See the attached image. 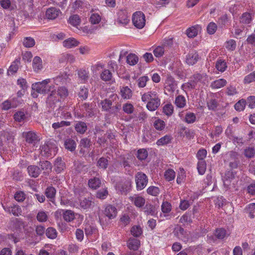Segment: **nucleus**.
<instances>
[{"label":"nucleus","mask_w":255,"mask_h":255,"mask_svg":"<svg viewBox=\"0 0 255 255\" xmlns=\"http://www.w3.org/2000/svg\"><path fill=\"white\" fill-rule=\"evenodd\" d=\"M227 68L226 62L222 59L218 60L216 63V68L220 72H224Z\"/></svg>","instance_id":"39"},{"label":"nucleus","mask_w":255,"mask_h":255,"mask_svg":"<svg viewBox=\"0 0 255 255\" xmlns=\"http://www.w3.org/2000/svg\"><path fill=\"white\" fill-rule=\"evenodd\" d=\"M65 162L61 157L57 158L54 163V169L57 173H60L65 169Z\"/></svg>","instance_id":"17"},{"label":"nucleus","mask_w":255,"mask_h":255,"mask_svg":"<svg viewBox=\"0 0 255 255\" xmlns=\"http://www.w3.org/2000/svg\"><path fill=\"white\" fill-rule=\"evenodd\" d=\"M20 64L19 59H15L11 64L9 67L8 72L11 73V74L17 72L19 64Z\"/></svg>","instance_id":"44"},{"label":"nucleus","mask_w":255,"mask_h":255,"mask_svg":"<svg viewBox=\"0 0 255 255\" xmlns=\"http://www.w3.org/2000/svg\"><path fill=\"white\" fill-rule=\"evenodd\" d=\"M32 67L36 72H38L43 68L42 61L39 57L35 56L34 57L32 61Z\"/></svg>","instance_id":"22"},{"label":"nucleus","mask_w":255,"mask_h":255,"mask_svg":"<svg viewBox=\"0 0 255 255\" xmlns=\"http://www.w3.org/2000/svg\"><path fill=\"white\" fill-rule=\"evenodd\" d=\"M13 140V138L9 133L5 131L0 132V147L7 141L12 142Z\"/></svg>","instance_id":"18"},{"label":"nucleus","mask_w":255,"mask_h":255,"mask_svg":"<svg viewBox=\"0 0 255 255\" xmlns=\"http://www.w3.org/2000/svg\"><path fill=\"white\" fill-rule=\"evenodd\" d=\"M47 98L46 103L49 106L52 107L56 103L59 102L60 99L55 90L53 89Z\"/></svg>","instance_id":"11"},{"label":"nucleus","mask_w":255,"mask_h":255,"mask_svg":"<svg viewBox=\"0 0 255 255\" xmlns=\"http://www.w3.org/2000/svg\"><path fill=\"white\" fill-rule=\"evenodd\" d=\"M35 40L30 37H26L23 39V44L25 47H32L35 45Z\"/></svg>","instance_id":"47"},{"label":"nucleus","mask_w":255,"mask_h":255,"mask_svg":"<svg viewBox=\"0 0 255 255\" xmlns=\"http://www.w3.org/2000/svg\"><path fill=\"white\" fill-rule=\"evenodd\" d=\"M64 145L66 149L72 151L75 149L76 143L74 140L68 138L65 141Z\"/></svg>","instance_id":"36"},{"label":"nucleus","mask_w":255,"mask_h":255,"mask_svg":"<svg viewBox=\"0 0 255 255\" xmlns=\"http://www.w3.org/2000/svg\"><path fill=\"white\" fill-rule=\"evenodd\" d=\"M247 210L249 214V217L253 219L255 217V203L250 204L248 207Z\"/></svg>","instance_id":"64"},{"label":"nucleus","mask_w":255,"mask_h":255,"mask_svg":"<svg viewBox=\"0 0 255 255\" xmlns=\"http://www.w3.org/2000/svg\"><path fill=\"white\" fill-rule=\"evenodd\" d=\"M56 92L60 99L65 98L68 94L67 89L64 87H59Z\"/></svg>","instance_id":"48"},{"label":"nucleus","mask_w":255,"mask_h":255,"mask_svg":"<svg viewBox=\"0 0 255 255\" xmlns=\"http://www.w3.org/2000/svg\"><path fill=\"white\" fill-rule=\"evenodd\" d=\"M252 20V16L250 13L245 12L240 17V22L243 24H249Z\"/></svg>","instance_id":"35"},{"label":"nucleus","mask_w":255,"mask_h":255,"mask_svg":"<svg viewBox=\"0 0 255 255\" xmlns=\"http://www.w3.org/2000/svg\"><path fill=\"white\" fill-rule=\"evenodd\" d=\"M135 181L136 189L141 190L147 185L148 177L145 174L141 172H138L135 175Z\"/></svg>","instance_id":"4"},{"label":"nucleus","mask_w":255,"mask_h":255,"mask_svg":"<svg viewBox=\"0 0 255 255\" xmlns=\"http://www.w3.org/2000/svg\"><path fill=\"white\" fill-rule=\"evenodd\" d=\"M147 193L152 196H156L160 193L159 189L156 186H151L147 189Z\"/></svg>","instance_id":"57"},{"label":"nucleus","mask_w":255,"mask_h":255,"mask_svg":"<svg viewBox=\"0 0 255 255\" xmlns=\"http://www.w3.org/2000/svg\"><path fill=\"white\" fill-rule=\"evenodd\" d=\"M120 94L124 99H129L132 95V92L128 86L123 87L121 89Z\"/></svg>","instance_id":"26"},{"label":"nucleus","mask_w":255,"mask_h":255,"mask_svg":"<svg viewBox=\"0 0 255 255\" xmlns=\"http://www.w3.org/2000/svg\"><path fill=\"white\" fill-rule=\"evenodd\" d=\"M172 139L173 138L170 134H166L158 139L156 142V144L158 146L166 145L171 143Z\"/></svg>","instance_id":"23"},{"label":"nucleus","mask_w":255,"mask_h":255,"mask_svg":"<svg viewBox=\"0 0 255 255\" xmlns=\"http://www.w3.org/2000/svg\"><path fill=\"white\" fill-rule=\"evenodd\" d=\"M69 22L72 25L76 26L80 23V19L78 15L71 16L69 19Z\"/></svg>","instance_id":"59"},{"label":"nucleus","mask_w":255,"mask_h":255,"mask_svg":"<svg viewBox=\"0 0 255 255\" xmlns=\"http://www.w3.org/2000/svg\"><path fill=\"white\" fill-rule=\"evenodd\" d=\"M56 194V190L53 187H48L45 191V194L48 198L50 199V201L55 203V196Z\"/></svg>","instance_id":"31"},{"label":"nucleus","mask_w":255,"mask_h":255,"mask_svg":"<svg viewBox=\"0 0 255 255\" xmlns=\"http://www.w3.org/2000/svg\"><path fill=\"white\" fill-rule=\"evenodd\" d=\"M129 199L138 208L142 207L145 203V199L138 195H134L133 196L130 197Z\"/></svg>","instance_id":"15"},{"label":"nucleus","mask_w":255,"mask_h":255,"mask_svg":"<svg viewBox=\"0 0 255 255\" xmlns=\"http://www.w3.org/2000/svg\"><path fill=\"white\" fill-rule=\"evenodd\" d=\"M92 204V201L86 198H81L80 200V205L83 209L89 208Z\"/></svg>","instance_id":"56"},{"label":"nucleus","mask_w":255,"mask_h":255,"mask_svg":"<svg viewBox=\"0 0 255 255\" xmlns=\"http://www.w3.org/2000/svg\"><path fill=\"white\" fill-rule=\"evenodd\" d=\"M164 85L165 88L169 92H173L176 87L174 79L170 75L167 76Z\"/></svg>","instance_id":"14"},{"label":"nucleus","mask_w":255,"mask_h":255,"mask_svg":"<svg viewBox=\"0 0 255 255\" xmlns=\"http://www.w3.org/2000/svg\"><path fill=\"white\" fill-rule=\"evenodd\" d=\"M57 233L55 229L52 227L48 228L46 231V236L50 239H54L57 237Z\"/></svg>","instance_id":"46"},{"label":"nucleus","mask_w":255,"mask_h":255,"mask_svg":"<svg viewBox=\"0 0 255 255\" xmlns=\"http://www.w3.org/2000/svg\"><path fill=\"white\" fill-rule=\"evenodd\" d=\"M199 59L198 54L196 52L189 53L186 57V62L189 65L195 64Z\"/></svg>","instance_id":"21"},{"label":"nucleus","mask_w":255,"mask_h":255,"mask_svg":"<svg viewBox=\"0 0 255 255\" xmlns=\"http://www.w3.org/2000/svg\"><path fill=\"white\" fill-rule=\"evenodd\" d=\"M255 81V71L246 76L244 79L245 84H250Z\"/></svg>","instance_id":"60"},{"label":"nucleus","mask_w":255,"mask_h":255,"mask_svg":"<svg viewBox=\"0 0 255 255\" xmlns=\"http://www.w3.org/2000/svg\"><path fill=\"white\" fill-rule=\"evenodd\" d=\"M76 130L80 133H84L87 129L86 123L82 122H78L75 126Z\"/></svg>","instance_id":"37"},{"label":"nucleus","mask_w":255,"mask_h":255,"mask_svg":"<svg viewBox=\"0 0 255 255\" xmlns=\"http://www.w3.org/2000/svg\"><path fill=\"white\" fill-rule=\"evenodd\" d=\"M132 22L133 25L138 29H142L145 25L144 14L140 11H136L132 14Z\"/></svg>","instance_id":"3"},{"label":"nucleus","mask_w":255,"mask_h":255,"mask_svg":"<svg viewBox=\"0 0 255 255\" xmlns=\"http://www.w3.org/2000/svg\"><path fill=\"white\" fill-rule=\"evenodd\" d=\"M201 30V27L199 25L196 24L187 28L186 30V34L189 38H194L198 35Z\"/></svg>","instance_id":"12"},{"label":"nucleus","mask_w":255,"mask_h":255,"mask_svg":"<svg viewBox=\"0 0 255 255\" xmlns=\"http://www.w3.org/2000/svg\"><path fill=\"white\" fill-rule=\"evenodd\" d=\"M61 13V11L55 7H50L46 11V17L49 19H55Z\"/></svg>","instance_id":"16"},{"label":"nucleus","mask_w":255,"mask_h":255,"mask_svg":"<svg viewBox=\"0 0 255 255\" xmlns=\"http://www.w3.org/2000/svg\"><path fill=\"white\" fill-rule=\"evenodd\" d=\"M175 104L178 108H184L186 104V100L185 99V98L182 95L178 96L175 98Z\"/></svg>","instance_id":"34"},{"label":"nucleus","mask_w":255,"mask_h":255,"mask_svg":"<svg viewBox=\"0 0 255 255\" xmlns=\"http://www.w3.org/2000/svg\"><path fill=\"white\" fill-rule=\"evenodd\" d=\"M2 207L5 211L11 213L15 216H19L22 214V210L18 205L14 204L9 206L2 205Z\"/></svg>","instance_id":"10"},{"label":"nucleus","mask_w":255,"mask_h":255,"mask_svg":"<svg viewBox=\"0 0 255 255\" xmlns=\"http://www.w3.org/2000/svg\"><path fill=\"white\" fill-rule=\"evenodd\" d=\"M195 88H196V87L191 79H190L189 82L185 83L182 84L181 86L182 89L185 92H187L191 89H195Z\"/></svg>","instance_id":"51"},{"label":"nucleus","mask_w":255,"mask_h":255,"mask_svg":"<svg viewBox=\"0 0 255 255\" xmlns=\"http://www.w3.org/2000/svg\"><path fill=\"white\" fill-rule=\"evenodd\" d=\"M13 118L15 121L18 122H21L23 121L25 119L26 116L24 111H19L16 112L14 114L13 116Z\"/></svg>","instance_id":"43"},{"label":"nucleus","mask_w":255,"mask_h":255,"mask_svg":"<svg viewBox=\"0 0 255 255\" xmlns=\"http://www.w3.org/2000/svg\"><path fill=\"white\" fill-rule=\"evenodd\" d=\"M227 83V81L224 79H219L213 81L211 84V87L212 89H219L224 87Z\"/></svg>","instance_id":"30"},{"label":"nucleus","mask_w":255,"mask_h":255,"mask_svg":"<svg viewBox=\"0 0 255 255\" xmlns=\"http://www.w3.org/2000/svg\"><path fill=\"white\" fill-rule=\"evenodd\" d=\"M236 42L233 39H230L225 43L226 48L230 51H234L236 48Z\"/></svg>","instance_id":"61"},{"label":"nucleus","mask_w":255,"mask_h":255,"mask_svg":"<svg viewBox=\"0 0 255 255\" xmlns=\"http://www.w3.org/2000/svg\"><path fill=\"white\" fill-rule=\"evenodd\" d=\"M29 175L33 177H37L40 174L41 170L39 168L35 165H30L27 168Z\"/></svg>","instance_id":"29"},{"label":"nucleus","mask_w":255,"mask_h":255,"mask_svg":"<svg viewBox=\"0 0 255 255\" xmlns=\"http://www.w3.org/2000/svg\"><path fill=\"white\" fill-rule=\"evenodd\" d=\"M138 61V57L134 54H129L127 57V62L131 66L137 64Z\"/></svg>","instance_id":"38"},{"label":"nucleus","mask_w":255,"mask_h":255,"mask_svg":"<svg viewBox=\"0 0 255 255\" xmlns=\"http://www.w3.org/2000/svg\"><path fill=\"white\" fill-rule=\"evenodd\" d=\"M61 214L63 215L64 220L68 222H70L74 220L76 216L77 215L76 213H74V211L70 210H64L63 209H59L55 213V216H58V215H61Z\"/></svg>","instance_id":"7"},{"label":"nucleus","mask_w":255,"mask_h":255,"mask_svg":"<svg viewBox=\"0 0 255 255\" xmlns=\"http://www.w3.org/2000/svg\"><path fill=\"white\" fill-rule=\"evenodd\" d=\"M191 79L196 87H202L206 84L208 80V77L205 73H196L192 76Z\"/></svg>","instance_id":"6"},{"label":"nucleus","mask_w":255,"mask_h":255,"mask_svg":"<svg viewBox=\"0 0 255 255\" xmlns=\"http://www.w3.org/2000/svg\"><path fill=\"white\" fill-rule=\"evenodd\" d=\"M57 147L51 142H47L41 147V154L42 156L49 157L57 153Z\"/></svg>","instance_id":"2"},{"label":"nucleus","mask_w":255,"mask_h":255,"mask_svg":"<svg viewBox=\"0 0 255 255\" xmlns=\"http://www.w3.org/2000/svg\"><path fill=\"white\" fill-rule=\"evenodd\" d=\"M118 17L116 22L118 25L121 26H126L129 22V15L126 10H120L118 13Z\"/></svg>","instance_id":"8"},{"label":"nucleus","mask_w":255,"mask_h":255,"mask_svg":"<svg viewBox=\"0 0 255 255\" xmlns=\"http://www.w3.org/2000/svg\"><path fill=\"white\" fill-rule=\"evenodd\" d=\"M160 105V99H157L152 101H150L146 104L147 109L150 111H154Z\"/></svg>","instance_id":"24"},{"label":"nucleus","mask_w":255,"mask_h":255,"mask_svg":"<svg viewBox=\"0 0 255 255\" xmlns=\"http://www.w3.org/2000/svg\"><path fill=\"white\" fill-rule=\"evenodd\" d=\"M131 234L134 237H139L142 234V229L140 226H133L130 230Z\"/></svg>","instance_id":"63"},{"label":"nucleus","mask_w":255,"mask_h":255,"mask_svg":"<svg viewBox=\"0 0 255 255\" xmlns=\"http://www.w3.org/2000/svg\"><path fill=\"white\" fill-rule=\"evenodd\" d=\"M52 84L56 85H62L66 83L68 79V76L66 73H63L55 78H52Z\"/></svg>","instance_id":"20"},{"label":"nucleus","mask_w":255,"mask_h":255,"mask_svg":"<svg viewBox=\"0 0 255 255\" xmlns=\"http://www.w3.org/2000/svg\"><path fill=\"white\" fill-rule=\"evenodd\" d=\"M22 136L25 138L27 142L32 144L34 145L38 141V136L36 133L33 131L23 132Z\"/></svg>","instance_id":"9"},{"label":"nucleus","mask_w":255,"mask_h":255,"mask_svg":"<svg viewBox=\"0 0 255 255\" xmlns=\"http://www.w3.org/2000/svg\"><path fill=\"white\" fill-rule=\"evenodd\" d=\"M164 177L167 181H171L175 178V172L173 169H169L165 171Z\"/></svg>","instance_id":"49"},{"label":"nucleus","mask_w":255,"mask_h":255,"mask_svg":"<svg viewBox=\"0 0 255 255\" xmlns=\"http://www.w3.org/2000/svg\"><path fill=\"white\" fill-rule=\"evenodd\" d=\"M161 209L162 212L164 214V216L166 217L168 215V214L170 213V212L171 211V204L169 202L166 201H164L162 203V205L161 206Z\"/></svg>","instance_id":"33"},{"label":"nucleus","mask_w":255,"mask_h":255,"mask_svg":"<svg viewBox=\"0 0 255 255\" xmlns=\"http://www.w3.org/2000/svg\"><path fill=\"white\" fill-rule=\"evenodd\" d=\"M196 117L195 114L191 112L186 113L185 117V121L188 124H192L195 122Z\"/></svg>","instance_id":"53"},{"label":"nucleus","mask_w":255,"mask_h":255,"mask_svg":"<svg viewBox=\"0 0 255 255\" xmlns=\"http://www.w3.org/2000/svg\"><path fill=\"white\" fill-rule=\"evenodd\" d=\"M36 218L40 222H45L48 219L47 213L44 211H39L37 214Z\"/></svg>","instance_id":"45"},{"label":"nucleus","mask_w":255,"mask_h":255,"mask_svg":"<svg viewBox=\"0 0 255 255\" xmlns=\"http://www.w3.org/2000/svg\"><path fill=\"white\" fill-rule=\"evenodd\" d=\"M104 213L109 219H114L117 216V209L115 206L109 205L106 207Z\"/></svg>","instance_id":"13"},{"label":"nucleus","mask_w":255,"mask_h":255,"mask_svg":"<svg viewBox=\"0 0 255 255\" xmlns=\"http://www.w3.org/2000/svg\"><path fill=\"white\" fill-rule=\"evenodd\" d=\"M112 74L109 70H104L101 74V79L105 81L111 80Z\"/></svg>","instance_id":"58"},{"label":"nucleus","mask_w":255,"mask_h":255,"mask_svg":"<svg viewBox=\"0 0 255 255\" xmlns=\"http://www.w3.org/2000/svg\"><path fill=\"white\" fill-rule=\"evenodd\" d=\"M140 241L134 238H130L128 242V247L130 250L136 251L138 249Z\"/></svg>","instance_id":"28"},{"label":"nucleus","mask_w":255,"mask_h":255,"mask_svg":"<svg viewBox=\"0 0 255 255\" xmlns=\"http://www.w3.org/2000/svg\"><path fill=\"white\" fill-rule=\"evenodd\" d=\"M85 234L87 237L91 236L93 234H96L97 232V229L91 225H87L85 228Z\"/></svg>","instance_id":"54"},{"label":"nucleus","mask_w":255,"mask_h":255,"mask_svg":"<svg viewBox=\"0 0 255 255\" xmlns=\"http://www.w3.org/2000/svg\"><path fill=\"white\" fill-rule=\"evenodd\" d=\"M163 112L165 115L169 117L173 113V107L170 104L165 105L163 108Z\"/></svg>","instance_id":"52"},{"label":"nucleus","mask_w":255,"mask_h":255,"mask_svg":"<svg viewBox=\"0 0 255 255\" xmlns=\"http://www.w3.org/2000/svg\"><path fill=\"white\" fill-rule=\"evenodd\" d=\"M165 52V48L162 46H157L153 51L154 56L156 57L162 56Z\"/></svg>","instance_id":"50"},{"label":"nucleus","mask_w":255,"mask_h":255,"mask_svg":"<svg viewBox=\"0 0 255 255\" xmlns=\"http://www.w3.org/2000/svg\"><path fill=\"white\" fill-rule=\"evenodd\" d=\"M197 169L199 174L203 175L206 170V162L204 160H199L197 163Z\"/></svg>","instance_id":"40"},{"label":"nucleus","mask_w":255,"mask_h":255,"mask_svg":"<svg viewBox=\"0 0 255 255\" xmlns=\"http://www.w3.org/2000/svg\"><path fill=\"white\" fill-rule=\"evenodd\" d=\"M39 165L41 167V169L44 171V173L49 174L51 171L52 166L48 161H40Z\"/></svg>","instance_id":"32"},{"label":"nucleus","mask_w":255,"mask_h":255,"mask_svg":"<svg viewBox=\"0 0 255 255\" xmlns=\"http://www.w3.org/2000/svg\"><path fill=\"white\" fill-rule=\"evenodd\" d=\"M79 43V42L76 39L74 38H69L65 40L63 42V45L66 48H71L78 46Z\"/></svg>","instance_id":"25"},{"label":"nucleus","mask_w":255,"mask_h":255,"mask_svg":"<svg viewBox=\"0 0 255 255\" xmlns=\"http://www.w3.org/2000/svg\"><path fill=\"white\" fill-rule=\"evenodd\" d=\"M101 180L98 178H94L89 180L88 185L91 188L96 189L101 185Z\"/></svg>","instance_id":"41"},{"label":"nucleus","mask_w":255,"mask_h":255,"mask_svg":"<svg viewBox=\"0 0 255 255\" xmlns=\"http://www.w3.org/2000/svg\"><path fill=\"white\" fill-rule=\"evenodd\" d=\"M131 184L130 179L122 180L117 184L116 189L118 192L127 194L131 190Z\"/></svg>","instance_id":"5"},{"label":"nucleus","mask_w":255,"mask_h":255,"mask_svg":"<svg viewBox=\"0 0 255 255\" xmlns=\"http://www.w3.org/2000/svg\"><path fill=\"white\" fill-rule=\"evenodd\" d=\"M166 126L165 122L158 118H155L153 122V127L157 130L162 131L164 129Z\"/></svg>","instance_id":"27"},{"label":"nucleus","mask_w":255,"mask_h":255,"mask_svg":"<svg viewBox=\"0 0 255 255\" xmlns=\"http://www.w3.org/2000/svg\"><path fill=\"white\" fill-rule=\"evenodd\" d=\"M157 99H159V97L155 92H149L143 94L141 96V100L144 102H148Z\"/></svg>","instance_id":"19"},{"label":"nucleus","mask_w":255,"mask_h":255,"mask_svg":"<svg viewBox=\"0 0 255 255\" xmlns=\"http://www.w3.org/2000/svg\"><path fill=\"white\" fill-rule=\"evenodd\" d=\"M32 89L38 93L46 95L54 89V86L52 84V79H46L32 84Z\"/></svg>","instance_id":"1"},{"label":"nucleus","mask_w":255,"mask_h":255,"mask_svg":"<svg viewBox=\"0 0 255 255\" xmlns=\"http://www.w3.org/2000/svg\"><path fill=\"white\" fill-rule=\"evenodd\" d=\"M246 105V100L242 99L235 105V108L238 111H242L244 110Z\"/></svg>","instance_id":"62"},{"label":"nucleus","mask_w":255,"mask_h":255,"mask_svg":"<svg viewBox=\"0 0 255 255\" xmlns=\"http://www.w3.org/2000/svg\"><path fill=\"white\" fill-rule=\"evenodd\" d=\"M143 209L144 213L146 215H150L151 216H153L155 213V207L150 204H146Z\"/></svg>","instance_id":"42"},{"label":"nucleus","mask_w":255,"mask_h":255,"mask_svg":"<svg viewBox=\"0 0 255 255\" xmlns=\"http://www.w3.org/2000/svg\"><path fill=\"white\" fill-rule=\"evenodd\" d=\"M148 155V152L145 149H140L137 152V158L140 160H145Z\"/></svg>","instance_id":"55"}]
</instances>
